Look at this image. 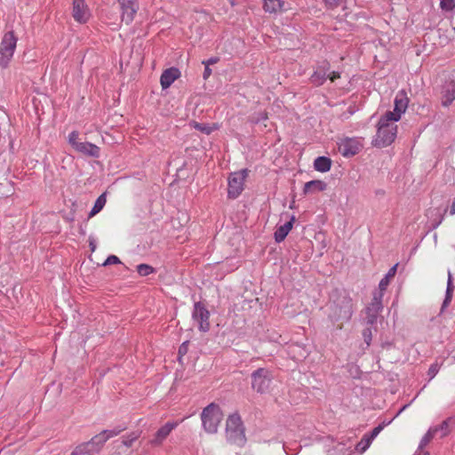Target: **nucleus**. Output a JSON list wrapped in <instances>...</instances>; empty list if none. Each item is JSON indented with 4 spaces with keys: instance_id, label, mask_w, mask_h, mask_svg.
Segmentation results:
<instances>
[{
    "instance_id": "f257e3e1",
    "label": "nucleus",
    "mask_w": 455,
    "mask_h": 455,
    "mask_svg": "<svg viewBox=\"0 0 455 455\" xmlns=\"http://www.w3.org/2000/svg\"><path fill=\"white\" fill-rule=\"evenodd\" d=\"M331 317L335 321H348L353 315V300L345 291H338L331 296Z\"/></svg>"
},
{
    "instance_id": "f03ea898",
    "label": "nucleus",
    "mask_w": 455,
    "mask_h": 455,
    "mask_svg": "<svg viewBox=\"0 0 455 455\" xmlns=\"http://www.w3.org/2000/svg\"><path fill=\"white\" fill-rule=\"evenodd\" d=\"M395 123L385 115L379 119L374 140L375 146L384 148L394 142L397 134V125Z\"/></svg>"
},
{
    "instance_id": "7ed1b4c3",
    "label": "nucleus",
    "mask_w": 455,
    "mask_h": 455,
    "mask_svg": "<svg viewBox=\"0 0 455 455\" xmlns=\"http://www.w3.org/2000/svg\"><path fill=\"white\" fill-rule=\"evenodd\" d=\"M226 435L228 443L243 446L245 442L244 428L243 427L241 417L237 413L231 414L226 424Z\"/></svg>"
},
{
    "instance_id": "20e7f679",
    "label": "nucleus",
    "mask_w": 455,
    "mask_h": 455,
    "mask_svg": "<svg viewBox=\"0 0 455 455\" xmlns=\"http://www.w3.org/2000/svg\"><path fill=\"white\" fill-rule=\"evenodd\" d=\"M222 416L220 406L213 403H210L201 413L204 429L209 434L216 433L222 419Z\"/></svg>"
},
{
    "instance_id": "39448f33",
    "label": "nucleus",
    "mask_w": 455,
    "mask_h": 455,
    "mask_svg": "<svg viewBox=\"0 0 455 455\" xmlns=\"http://www.w3.org/2000/svg\"><path fill=\"white\" fill-rule=\"evenodd\" d=\"M18 38L13 31L6 32L0 43V68H6L12 60Z\"/></svg>"
},
{
    "instance_id": "423d86ee",
    "label": "nucleus",
    "mask_w": 455,
    "mask_h": 455,
    "mask_svg": "<svg viewBox=\"0 0 455 455\" xmlns=\"http://www.w3.org/2000/svg\"><path fill=\"white\" fill-rule=\"evenodd\" d=\"M251 388L259 394H267L272 384V371L267 368H259L251 372Z\"/></svg>"
},
{
    "instance_id": "0eeeda50",
    "label": "nucleus",
    "mask_w": 455,
    "mask_h": 455,
    "mask_svg": "<svg viewBox=\"0 0 455 455\" xmlns=\"http://www.w3.org/2000/svg\"><path fill=\"white\" fill-rule=\"evenodd\" d=\"M248 174V169H242L230 173L228 179V197L229 199H236L242 194Z\"/></svg>"
},
{
    "instance_id": "6e6552de",
    "label": "nucleus",
    "mask_w": 455,
    "mask_h": 455,
    "mask_svg": "<svg viewBox=\"0 0 455 455\" xmlns=\"http://www.w3.org/2000/svg\"><path fill=\"white\" fill-rule=\"evenodd\" d=\"M104 446V440L99 434L94 435L89 442L77 445L71 455H95L99 453Z\"/></svg>"
},
{
    "instance_id": "1a4fd4ad",
    "label": "nucleus",
    "mask_w": 455,
    "mask_h": 455,
    "mask_svg": "<svg viewBox=\"0 0 455 455\" xmlns=\"http://www.w3.org/2000/svg\"><path fill=\"white\" fill-rule=\"evenodd\" d=\"M409 104V99L407 94L403 91L397 92L395 98V108L394 111H387L385 116L391 119V122H397L401 119L402 114H403Z\"/></svg>"
},
{
    "instance_id": "9d476101",
    "label": "nucleus",
    "mask_w": 455,
    "mask_h": 455,
    "mask_svg": "<svg viewBox=\"0 0 455 455\" xmlns=\"http://www.w3.org/2000/svg\"><path fill=\"white\" fill-rule=\"evenodd\" d=\"M192 316L201 331L207 332L210 330V312L201 302L195 303Z\"/></svg>"
},
{
    "instance_id": "9b49d317",
    "label": "nucleus",
    "mask_w": 455,
    "mask_h": 455,
    "mask_svg": "<svg viewBox=\"0 0 455 455\" xmlns=\"http://www.w3.org/2000/svg\"><path fill=\"white\" fill-rule=\"evenodd\" d=\"M121 8L122 21L131 24L139 10L138 0H117Z\"/></svg>"
},
{
    "instance_id": "f8f14e48",
    "label": "nucleus",
    "mask_w": 455,
    "mask_h": 455,
    "mask_svg": "<svg viewBox=\"0 0 455 455\" xmlns=\"http://www.w3.org/2000/svg\"><path fill=\"white\" fill-rule=\"evenodd\" d=\"M179 424L180 422L178 421H168L165 423L156 431L154 437L149 441L150 444L153 446H160L171 432L179 426Z\"/></svg>"
},
{
    "instance_id": "ddd939ff",
    "label": "nucleus",
    "mask_w": 455,
    "mask_h": 455,
    "mask_svg": "<svg viewBox=\"0 0 455 455\" xmlns=\"http://www.w3.org/2000/svg\"><path fill=\"white\" fill-rule=\"evenodd\" d=\"M72 15L79 23H85L89 20L91 14L85 0H73Z\"/></svg>"
},
{
    "instance_id": "4468645a",
    "label": "nucleus",
    "mask_w": 455,
    "mask_h": 455,
    "mask_svg": "<svg viewBox=\"0 0 455 455\" xmlns=\"http://www.w3.org/2000/svg\"><path fill=\"white\" fill-rule=\"evenodd\" d=\"M382 299L383 294L381 292H375L371 304L367 307V318L371 324L376 321L378 314L382 309Z\"/></svg>"
},
{
    "instance_id": "2eb2a0df",
    "label": "nucleus",
    "mask_w": 455,
    "mask_h": 455,
    "mask_svg": "<svg viewBox=\"0 0 455 455\" xmlns=\"http://www.w3.org/2000/svg\"><path fill=\"white\" fill-rule=\"evenodd\" d=\"M362 143L356 139H345L339 144V150L344 156L358 154L362 149Z\"/></svg>"
},
{
    "instance_id": "dca6fc26",
    "label": "nucleus",
    "mask_w": 455,
    "mask_h": 455,
    "mask_svg": "<svg viewBox=\"0 0 455 455\" xmlns=\"http://www.w3.org/2000/svg\"><path fill=\"white\" fill-rule=\"evenodd\" d=\"M284 216L288 220L283 225L278 226L274 233L275 241L278 243L283 242L288 235V234L290 233L293 227V223L295 220L294 216H289V214L287 213L284 214Z\"/></svg>"
},
{
    "instance_id": "f3484780",
    "label": "nucleus",
    "mask_w": 455,
    "mask_h": 455,
    "mask_svg": "<svg viewBox=\"0 0 455 455\" xmlns=\"http://www.w3.org/2000/svg\"><path fill=\"white\" fill-rule=\"evenodd\" d=\"M383 427L381 425L373 428L370 434H365L361 441L356 444L355 450L359 453H363L371 444L375 437L381 432Z\"/></svg>"
},
{
    "instance_id": "a211bd4d",
    "label": "nucleus",
    "mask_w": 455,
    "mask_h": 455,
    "mask_svg": "<svg viewBox=\"0 0 455 455\" xmlns=\"http://www.w3.org/2000/svg\"><path fill=\"white\" fill-rule=\"evenodd\" d=\"M180 76V71L177 68H170L165 69L160 77V84L162 88H169L176 79Z\"/></svg>"
},
{
    "instance_id": "6ab92c4d",
    "label": "nucleus",
    "mask_w": 455,
    "mask_h": 455,
    "mask_svg": "<svg viewBox=\"0 0 455 455\" xmlns=\"http://www.w3.org/2000/svg\"><path fill=\"white\" fill-rule=\"evenodd\" d=\"M76 150L83 155L96 158L100 156V148L91 142H81L79 145H76Z\"/></svg>"
},
{
    "instance_id": "aec40b11",
    "label": "nucleus",
    "mask_w": 455,
    "mask_h": 455,
    "mask_svg": "<svg viewBox=\"0 0 455 455\" xmlns=\"http://www.w3.org/2000/svg\"><path fill=\"white\" fill-rule=\"evenodd\" d=\"M264 11L269 13H276L284 9V2L283 0H264Z\"/></svg>"
},
{
    "instance_id": "412c9836",
    "label": "nucleus",
    "mask_w": 455,
    "mask_h": 455,
    "mask_svg": "<svg viewBox=\"0 0 455 455\" xmlns=\"http://www.w3.org/2000/svg\"><path fill=\"white\" fill-rule=\"evenodd\" d=\"M340 75L339 72L332 71L329 74H326L325 71L322 72L319 70L315 72V86H318L323 84L326 78H329L331 82H334L336 79L339 78Z\"/></svg>"
},
{
    "instance_id": "4be33fe9",
    "label": "nucleus",
    "mask_w": 455,
    "mask_h": 455,
    "mask_svg": "<svg viewBox=\"0 0 455 455\" xmlns=\"http://www.w3.org/2000/svg\"><path fill=\"white\" fill-rule=\"evenodd\" d=\"M331 158L319 156L315 159V170L321 172H326L331 169Z\"/></svg>"
},
{
    "instance_id": "5701e85b",
    "label": "nucleus",
    "mask_w": 455,
    "mask_h": 455,
    "mask_svg": "<svg viewBox=\"0 0 455 455\" xmlns=\"http://www.w3.org/2000/svg\"><path fill=\"white\" fill-rule=\"evenodd\" d=\"M455 100V84L452 82L451 88L446 89L442 96V104L444 107L450 106Z\"/></svg>"
},
{
    "instance_id": "b1692460",
    "label": "nucleus",
    "mask_w": 455,
    "mask_h": 455,
    "mask_svg": "<svg viewBox=\"0 0 455 455\" xmlns=\"http://www.w3.org/2000/svg\"><path fill=\"white\" fill-rule=\"evenodd\" d=\"M106 202H107L106 195L105 194H101L96 199V201L94 203V205H93V207L92 208V210H91V212L89 213V217L92 218L94 215H96L97 213H99L103 209V207L105 206Z\"/></svg>"
},
{
    "instance_id": "393cba45",
    "label": "nucleus",
    "mask_w": 455,
    "mask_h": 455,
    "mask_svg": "<svg viewBox=\"0 0 455 455\" xmlns=\"http://www.w3.org/2000/svg\"><path fill=\"white\" fill-rule=\"evenodd\" d=\"M438 428H430L426 435L422 437L420 443H419V449L423 450L425 446H427L431 440L434 438V436L437 434Z\"/></svg>"
},
{
    "instance_id": "a878e982",
    "label": "nucleus",
    "mask_w": 455,
    "mask_h": 455,
    "mask_svg": "<svg viewBox=\"0 0 455 455\" xmlns=\"http://www.w3.org/2000/svg\"><path fill=\"white\" fill-rule=\"evenodd\" d=\"M124 430V427H116L111 430H103L99 434L100 436L103 437L104 443L110 438L118 435L122 431Z\"/></svg>"
},
{
    "instance_id": "bb28decb",
    "label": "nucleus",
    "mask_w": 455,
    "mask_h": 455,
    "mask_svg": "<svg viewBox=\"0 0 455 455\" xmlns=\"http://www.w3.org/2000/svg\"><path fill=\"white\" fill-rule=\"evenodd\" d=\"M140 432L135 431L123 437V444L126 447H131L133 443L140 437Z\"/></svg>"
},
{
    "instance_id": "cd10ccee",
    "label": "nucleus",
    "mask_w": 455,
    "mask_h": 455,
    "mask_svg": "<svg viewBox=\"0 0 455 455\" xmlns=\"http://www.w3.org/2000/svg\"><path fill=\"white\" fill-rule=\"evenodd\" d=\"M137 271L140 275L141 276H147L152 273L155 272V269L153 267L148 264H140L137 266Z\"/></svg>"
},
{
    "instance_id": "c85d7f7f",
    "label": "nucleus",
    "mask_w": 455,
    "mask_h": 455,
    "mask_svg": "<svg viewBox=\"0 0 455 455\" xmlns=\"http://www.w3.org/2000/svg\"><path fill=\"white\" fill-rule=\"evenodd\" d=\"M195 128L205 134H211L213 131H215L217 129V126H215V125L211 126L210 124H207L196 123L195 124Z\"/></svg>"
},
{
    "instance_id": "c756f323",
    "label": "nucleus",
    "mask_w": 455,
    "mask_h": 455,
    "mask_svg": "<svg viewBox=\"0 0 455 455\" xmlns=\"http://www.w3.org/2000/svg\"><path fill=\"white\" fill-rule=\"evenodd\" d=\"M451 419H448L442 422V424L438 427H435V428H438V432H441V436L443 437L447 435L451 429H450V422L451 421Z\"/></svg>"
},
{
    "instance_id": "7c9ffc66",
    "label": "nucleus",
    "mask_w": 455,
    "mask_h": 455,
    "mask_svg": "<svg viewBox=\"0 0 455 455\" xmlns=\"http://www.w3.org/2000/svg\"><path fill=\"white\" fill-rule=\"evenodd\" d=\"M79 133L76 131H73L68 134V143L72 146V148L76 150V145H79L81 142L78 141Z\"/></svg>"
},
{
    "instance_id": "2f4dec72",
    "label": "nucleus",
    "mask_w": 455,
    "mask_h": 455,
    "mask_svg": "<svg viewBox=\"0 0 455 455\" xmlns=\"http://www.w3.org/2000/svg\"><path fill=\"white\" fill-rule=\"evenodd\" d=\"M283 451L287 455H295L298 453L299 449H301V445L292 443L291 445H283Z\"/></svg>"
},
{
    "instance_id": "473e14b6",
    "label": "nucleus",
    "mask_w": 455,
    "mask_h": 455,
    "mask_svg": "<svg viewBox=\"0 0 455 455\" xmlns=\"http://www.w3.org/2000/svg\"><path fill=\"white\" fill-rule=\"evenodd\" d=\"M267 118V114L266 112H259L251 117V122L253 124H259L260 122L266 121Z\"/></svg>"
},
{
    "instance_id": "72a5a7b5",
    "label": "nucleus",
    "mask_w": 455,
    "mask_h": 455,
    "mask_svg": "<svg viewBox=\"0 0 455 455\" xmlns=\"http://www.w3.org/2000/svg\"><path fill=\"white\" fill-rule=\"evenodd\" d=\"M440 7L444 11H451L455 8L454 0H441Z\"/></svg>"
},
{
    "instance_id": "f704fd0d",
    "label": "nucleus",
    "mask_w": 455,
    "mask_h": 455,
    "mask_svg": "<svg viewBox=\"0 0 455 455\" xmlns=\"http://www.w3.org/2000/svg\"><path fill=\"white\" fill-rule=\"evenodd\" d=\"M315 239L318 240L321 243V248L320 250H323L324 248H326L327 246V241H326V235L323 232H319L317 234L315 235Z\"/></svg>"
},
{
    "instance_id": "c9c22d12",
    "label": "nucleus",
    "mask_w": 455,
    "mask_h": 455,
    "mask_svg": "<svg viewBox=\"0 0 455 455\" xmlns=\"http://www.w3.org/2000/svg\"><path fill=\"white\" fill-rule=\"evenodd\" d=\"M390 282L391 281L388 280L387 278L383 277L380 280L379 283V291L378 292H381L382 294H384V291L387 290V288L389 285Z\"/></svg>"
},
{
    "instance_id": "e433bc0d",
    "label": "nucleus",
    "mask_w": 455,
    "mask_h": 455,
    "mask_svg": "<svg viewBox=\"0 0 455 455\" xmlns=\"http://www.w3.org/2000/svg\"><path fill=\"white\" fill-rule=\"evenodd\" d=\"M120 259L116 255H110L107 258L105 262L103 263V266L112 265V264H118L120 263Z\"/></svg>"
},
{
    "instance_id": "4c0bfd02",
    "label": "nucleus",
    "mask_w": 455,
    "mask_h": 455,
    "mask_svg": "<svg viewBox=\"0 0 455 455\" xmlns=\"http://www.w3.org/2000/svg\"><path fill=\"white\" fill-rule=\"evenodd\" d=\"M327 188V184L319 180H315V191H323Z\"/></svg>"
},
{
    "instance_id": "58836bf2",
    "label": "nucleus",
    "mask_w": 455,
    "mask_h": 455,
    "mask_svg": "<svg viewBox=\"0 0 455 455\" xmlns=\"http://www.w3.org/2000/svg\"><path fill=\"white\" fill-rule=\"evenodd\" d=\"M438 371H439L438 364L434 363L430 366V368L428 370V375L431 379H433L437 374Z\"/></svg>"
},
{
    "instance_id": "ea45409f",
    "label": "nucleus",
    "mask_w": 455,
    "mask_h": 455,
    "mask_svg": "<svg viewBox=\"0 0 455 455\" xmlns=\"http://www.w3.org/2000/svg\"><path fill=\"white\" fill-rule=\"evenodd\" d=\"M396 268H397V265H395L394 267H392L388 272L387 273V275H385V278H387L388 280H392L394 278V276L395 275V273H396Z\"/></svg>"
},
{
    "instance_id": "a19ab883",
    "label": "nucleus",
    "mask_w": 455,
    "mask_h": 455,
    "mask_svg": "<svg viewBox=\"0 0 455 455\" xmlns=\"http://www.w3.org/2000/svg\"><path fill=\"white\" fill-rule=\"evenodd\" d=\"M329 7L338 6L342 0H323Z\"/></svg>"
},
{
    "instance_id": "79ce46f5",
    "label": "nucleus",
    "mask_w": 455,
    "mask_h": 455,
    "mask_svg": "<svg viewBox=\"0 0 455 455\" xmlns=\"http://www.w3.org/2000/svg\"><path fill=\"white\" fill-rule=\"evenodd\" d=\"M218 61H219V58H217V57H212V58H210V59H209V60H204V61H203V64H204V66H208V67H210L211 65H213V64L217 63Z\"/></svg>"
},
{
    "instance_id": "37998d69",
    "label": "nucleus",
    "mask_w": 455,
    "mask_h": 455,
    "mask_svg": "<svg viewBox=\"0 0 455 455\" xmlns=\"http://www.w3.org/2000/svg\"><path fill=\"white\" fill-rule=\"evenodd\" d=\"M363 337H364V339L366 341V343L369 345L370 344V341H371V331L370 329H366L363 331Z\"/></svg>"
},
{
    "instance_id": "c03bdc74",
    "label": "nucleus",
    "mask_w": 455,
    "mask_h": 455,
    "mask_svg": "<svg viewBox=\"0 0 455 455\" xmlns=\"http://www.w3.org/2000/svg\"><path fill=\"white\" fill-rule=\"evenodd\" d=\"M211 75H212V69L210 68V67L205 66L204 71V74H203L204 79V80L208 79Z\"/></svg>"
},
{
    "instance_id": "a18cd8bd",
    "label": "nucleus",
    "mask_w": 455,
    "mask_h": 455,
    "mask_svg": "<svg viewBox=\"0 0 455 455\" xmlns=\"http://www.w3.org/2000/svg\"><path fill=\"white\" fill-rule=\"evenodd\" d=\"M188 343V341H185V342H183V343L180 345V348H179V353H180V355H184V354L187 352Z\"/></svg>"
},
{
    "instance_id": "49530a36",
    "label": "nucleus",
    "mask_w": 455,
    "mask_h": 455,
    "mask_svg": "<svg viewBox=\"0 0 455 455\" xmlns=\"http://www.w3.org/2000/svg\"><path fill=\"white\" fill-rule=\"evenodd\" d=\"M89 245L92 251H94L96 250V240L92 236H90L89 238Z\"/></svg>"
},
{
    "instance_id": "de8ad7c7",
    "label": "nucleus",
    "mask_w": 455,
    "mask_h": 455,
    "mask_svg": "<svg viewBox=\"0 0 455 455\" xmlns=\"http://www.w3.org/2000/svg\"><path fill=\"white\" fill-rule=\"evenodd\" d=\"M313 188V180L307 181L305 184V192H308Z\"/></svg>"
},
{
    "instance_id": "09e8293b",
    "label": "nucleus",
    "mask_w": 455,
    "mask_h": 455,
    "mask_svg": "<svg viewBox=\"0 0 455 455\" xmlns=\"http://www.w3.org/2000/svg\"><path fill=\"white\" fill-rule=\"evenodd\" d=\"M450 214L451 215H454L455 214V196H454V199L451 203V205L450 207Z\"/></svg>"
},
{
    "instance_id": "8fccbe9b",
    "label": "nucleus",
    "mask_w": 455,
    "mask_h": 455,
    "mask_svg": "<svg viewBox=\"0 0 455 455\" xmlns=\"http://www.w3.org/2000/svg\"><path fill=\"white\" fill-rule=\"evenodd\" d=\"M451 291H450V288L448 287V289H447V296H446V299H445L444 304L448 303V301H450V300H451Z\"/></svg>"
},
{
    "instance_id": "3c124183",
    "label": "nucleus",
    "mask_w": 455,
    "mask_h": 455,
    "mask_svg": "<svg viewBox=\"0 0 455 455\" xmlns=\"http://www.w3.org/2000/svg\"><path fill=\"white\" fill-rule=\"evenodd\" d=\"M414 455H429L427 452H423V451H420L419 453H416Z\"/></svg>"
},
{
    "instance_id": "603ef678",
    "label": "nucleus",
    "mask_w": 455,
    "mask_h": 455,
    "mask_svg": "<svg viewBox=\"0 0 455 455\" xmlns=\"http://www.w3.org/2000/svg\"><path fill=\"white\" fill-rule=\"evenodd\" d=\"M228 1H229V3L231 4V5H234V4H235V3H234V1H233V0H228Z\"/></svg>"
},
{
    "instance_id": "864d4df0",
    "label": "nucleus",
    "mask_w": 455,
    "mask_h": 455,
    "mask_svg": "<svg viewBox=\"0 0 455 455\" xmlns=\"http://www.w3.org/2000/svg\"><path fill=\"white\" fill-rule=\"evenodd\" d=\"M441 222H442V220H441L440 221H438V223L436 224V226H435V227H437L438 225H440V224H441Z\"/></svg>"
}]
</instances>
